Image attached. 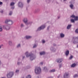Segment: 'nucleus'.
Masks as SVG:
<instances>
[{
    "instance_id": "nucleus-2",
    "label": "nucleus",
    "mask_w": 78,
    "mask_h": 78,
    "mask_svg": "<svg viewBox=\"0 0 78 78\" xmlns=\"http://www.w3.org/2000/svg\"><path fill=\"white\" fill-rule=\"evenodd\" d=\"M35 72L36 74L41 73V68L39 67H36L35 69Z\"/></svg>"
},
{
    "instance_id": "nucleus-17",
    "label": "nucleus",
    "mask_w": 78,
    "mask_h": 78,
    "mask_svg": "<svg viewBox=\"0 0 78 78\" xmlns=\"http://www.w3.org/2000/svg\"><path fill=\"white\" fill-rule=\"evenodd\" d=\"M9 44L10 46H12V41H9Z\"/></svg>"
},
{
    "instance_id": "nucleus-54",
    "label": "nucleus",
    "mask_w": 78,
    "mask_h": 78,
    "mask_svg": "<svg viewBox=\"0 0 78 78\" xmlns=\"http://www.w3.org/2000/svg\"><path fill=\"white\" fill-rule=\"evenodd\" d=\"M60 76V75H59V76H58L57 78H59Z\"/></svg>"
},
{
    "instance_id": "nucleus-37",
    "label": "nucleus",
    "mask_w": 78,
    "mask_h": 78,
    "mask_svg": "<svg viewBox=\"0 0 78 78\" xmlns=\"http://www.w3.org/2000/svg\"><path fill=\"white\" fill-rule=\"evenodd\" d=\"M38 11V9H37L35 10V11L34 12V13H37V11Z\"/></svg>"
},
{
    "instance_id": "nucleus-42",
    "label": "nucleus",
    "mask_w": 78,
    "mask_h": 78,
    "mask_svg": "<svg viewBox=\"0 0 78 78\" xmlns=\"http://www.w3.org/2000/svg\"><path fill=\"white\" fill-rule=\"evenodd\" d=\"M51 72H55V69H52L51 71Z\"/></svg>"
},
{
    "instance_id": "nucleus-24",
    "label": "nucleus",
    "mask_w": 78,
    "mask_h": 78,
    "mask_svg": "<svg viewBox=\"0 0 78 78\" xmlns=\"http://www.w3.org/2000/svg\"><path fill=\"white\" fill-rule=\"evenodd\" d=\"M0 13H1V14H3V12H4V9H0Z\"/></svg>"
},
{
    "instance_id": "nucleus-33",
    "label": "nucleus",
    "mask_w": 78,
    "mask_h": 78,
    "mask_svg": "<svg viewBox=\"0 0 78 78\" xmlns=\"http://www.w3.org/2000/svg\"><path fill=\"white\" fill-rule=\"evenodd\" d=\"M31 2V0H27V3L28 4H29Z\"/></svg>"
},
{
    "instance_id": "nucleus-40",
    "label": "nucleus",
    "mask_w": 78,
    "mask_h": 78,
    "mask_svg": "<svg viewBox=\"0 0 78 78\" xmlns=\"http://www.w3.org/2000/svg\"><path fill=\"white\" fill-rule=\"evenodd\" d=\"M73 58V56L71 55L69 58V59H72Z\"/></svg>"
},
{
    "instance_id": "nucleus-19",
    "label": "nucleus",
    "mask_w": 78,
    "mask_h": 78,
    "mask_svg": "<svg viewBox=\"0 0 78 78\" xmlns=\"http://www.w3.org/2000/svg\"><path fill=\"white\" fill-rule=\"evenodd\" d=\"M69 54V51H66V53H65V55L66 56H68Z\"/></svg>"
},
{
    "instance_id": "nucleus-36",
    "label": "nucleus",
    "mask_w": 78,
    "mask_h": 78,
    "mask_svg": "<svg viewBox=\"0 0 78 78\" xmlns=\"http://www.w3.org/2000/svg\"><path fill=\"white\" fill-rule=\"evenodd\" d=\"M42 44H45V41L44 40H42Z\"/></svg>"
},
{
    "instance_id": "nucleus-57",
    "label": "nucleus",
    "mask_w": 78,
    "mask_h": 78,
    "mask_svg": "<svg viewBox=\"0 0 78 78\" xmlns=\"http://www.w3.org/2000/svg\"><path fill=\"white\" fill-rule=\"evenodd\" d=\"M77 48H78V44L77 45Z\"/></svg>"
},
{
    "instance_id": "nucleus-9",
    "label": "nucleus",
    "mask_w": 78,
    "mask_h": 78,
    "mask_svg": "<svg viewBox=\"0 0 78 78\" xmlns=\"http://www.w3.org/2000/svg\"><path fill=\"white\" fill-rule=\"evenodd\" d=\"M18 5L19 7H20V8L23 7V4L21 2H18Z\"/></svg>"
},
{
    "instance_id": "nucleus-27",
    "label": "nucleus",
    "mask_w": 78,
    "mask_h": 78,
    "mask_svg": "<svg viewBox=\"0 0 78 78\" xmlns=\"http://www.w3.org/2000/svg\"><path fill=\"white\" fill-rule=\"evenodd\" d=\"M9 21V20H6L5 21V23H8V22Z\"/></svg>"
},
{
    "instance_id": "nucleus-8",
    "label": "nucleus",
    "mask_w": 78,
    "mask_h": 78,
    "mask_svg": "<svg viewBox=\"0 0 78 78\" xmlns=\"http://www.w3.org/2000/svg\"><path fill=\"white\" fill-rule=\"evenodd\" d=\"M23 21L27 25V23H28V19L27 18H25L23 19Z\"/></svg>"
},
{
    "instance_id": "nucleus-14",
    "label": "nucleus",
    "mask_w": 78,
    "mask_h": 78,
    "mask_svg": "<svg viewBox=\"0 0 78 78\" xmlns=\"http://www.w3.org/2000/svg\"><path fill=\"white\" fill-rule=\"evenodd\" d=\"M20 47H21V44L20 43L16 45V48H20Z\"/></svg>"
},
{
    "instance_id": "nucleus-18",
    "label": "nucleus",
    "mask_w": 78,
    "mask_h": 78,
    "mask_svg": "<svg viewBox=\"0 0 78 78\" xmlns=\"http://www.w3.org/2000/svg\"><path fill=\"white\" fill-rule=\"evenodd\" d=\"M32 23H33V22H32V21L27 22V23L26 25H31V24H32Z\"/></svg>"
},
{
    "instance_id": "nucleus-10",
    "label": "nucleus",
    "mask_w": 78,
    "mask_h": 78,
    "mask_svg": "<svg viewBox=\"0 0 78 78\" xmlns=\"http://www.w3.org/2000/svg\"><path fill=\"white\" fill-rule=\"evenodd\" d=\"M69 76V73H65L64 75V78H68Z\"/></svg>"
},
{
    "instance_id": "nucleus-15",
    "label": "nucleus",
    "mask_w": 78,
    "mask_h": 78,
    "mask_svg": "<svg viewBox=\"0 0 78 78\" xmlns=\"http://www.w3.org/2000/svg\"><path fill=\"white\" fill-rule=\"evenodd\" d=\"M73 6H74V5L72 4H71L69 5V7L71 9H74V8H73Z\"/></svg>"
},
{
    "instance_id": "nucleus-56",
    "label": "nucleus",
    "mask_w": 78,
    "mask_h": 78,
    "mask_svg": "<svg viewBox=\"0 0 78 78\" xmlns=\"http://www.w3.org/2000/svg\"><path fill=\"white\" fill-rule=\"evenodd\" d=\"M67 0H63V1H67Z\"/></svg>"
},
{
    "instance_id": "nucleus-1",
    "label": "nucleus",
    "mask_w": 78,
    "mask_h": 78,
    "mask_svg": "<svg viewBox=\"0 0 78 78\" xmlns=\"http://www.w3.org/2000/svg\"><path fill=\"white\" fill-rule=\"evenodd\" d=\"M26 55L27 58H29L30 56V59L31 61L34 59L36 58V56L33 54V53H30L28 51H27L25 53Z\"/></svg>"
},
{
    "instance_id": "nucleus-23",
    "label": "nucleus",
    "mask_w": 78,
    "mask_h": 78,
    "mask_svg": "<svg viewBox=\"0 0 78 78\" xmlns=\"http://www.w3.org/2000/svg\"><path fill=\"white\" fill-rule=\"evenodd\" d=\"M14 5H15V3L13 2H11L10 3L11 6H14Z\"/></svg>"
},
{
    "instance_id": "nucleus-29",
    "label": "nucleus",
    "mask_w": 78,
    "mask_h": 78,
    "mask_svg": "<svg viewBox=\"0 0 78 78\" xmlns=\"http://www.w3.org/2000/svg\"><path fill=\"white\" fill-rule=\"evenodd\" d=\"M74 78H77V77H78V75L77 74H75L74 76Z\"/></svg>"
},
{
    "instance_id": "nucleus-28",
    "label": "nucleus",
    "mask_w": 78,
    "mask_h": 78,
    "mask_svg": "<svg viewBox=\"0 0 78 78\" xmlns=\"http://www.w3.org/2000/svg\"><path fill=\"white\" fill-rule=\"evenodd\" d=\"M75 20L73 19H71V22L72 23H75Z\"/></svg>"
},
{
    "instance_id": "nucleus-4",
    "label": "nucleus",
    "mask_w": 78,
    "mask_h": 78,
    "mask_svg": "<svg viewBox=\"0 0 78 78\" xmlns=\"http://www.w3.org/2000/svg\"><path fill=\"white\" fill-rule=\"evenodd\" d=\"M72 41H73V43L74 44H77L78 43V37H73Z\"/></svg>"
},
{
    "instance_id": "nucleus-5",
    "label": "nucleus",
    "mask_w": 78,
    "mask_h": 78,
    "mask_svg": "<svg viewBox=\"0 0 78 78\" xmlns=\"http://www.w3.org/2000/svg\"><path fill=\"white\" fill-rule=\"evenodd\" d=\"M14 73L13 72H10L8 74H7V77L8 78H11L14 76Z\"/></svg>"
},
{
    "instance_id": "nucleus-41",
    "label": "nucleus",
    "mask_w": 78,
    "mask_h": 78,
    "mask_svg": "<svg viewBox=\"0 0 78 78\" xmlns=\"http://www.w3.org/2000/svg\"><path fill=\"white\" fill-rule=\"evenodd\" d=\"M21 63V62H19V60H18V62H17V64L18 65H19Z\"/></svg>"
},
{
    "instance_id": "nucleus-52",
    "label": "nucleus",
    "mask_w": 78,
    "mask_h": 78,
    "mask_svg": "<svg viewBox=\"0 0 78 78\" xmlns=\"http://www.w3.org/2000/svg\"><path fill=\"white\" fill-rule=\"evenodd\" d=\"M56 44H53V46H56Z\"/></svg>"
},
{
    "instance_id": "nucleus-38",
    "label": "nucleus",
    "mask_w": 78,
    "mask_h": 78,
    "mask_svg": "<svg viewBox=\"0 0 78 78\" xmlns=\"http://www.w3.org/2000/svg\"><path fill=\"white\" fill-rule=\"evenodd\" d=\"M20 27L21 28H23V27H24V25L23 24H21Z\"/></svg>"
},
{
    "instance_id": "nucleus-39",
    "label": "nucleus",
    "mask_w": 78,
    "mask_h": 78,
    "mask_svg": "<svg viewBox=\"0 0 78 78\" xmlns=\"http://www.w3.org/2000/svg\"><path fill=\"white\" fill-rule=\"evenodd\" d=\"M75 32L76 33H77V34H78V28L76 30Z\"/></svg>"
},
{
    "instance_id": "nucleus-25",
    "label": "nucleus",
    "mask_w": 78,
    "mask_h": 78,
    "mask_svg": "<svg viewBox=\"0 0 78 78\" xmlns=\"http://www.w3.org/2000/svg\"><path fill=\"white\" fill-rule=\"evenodd\" d=\"M44 71H45V72H47L48 71V69H47V67H44Z\"/></svg>"
},
{
    "instance_id": "nucleus-50",
    "label": "nucleus",
    "mask_w": 78,
    "mask_h": 78,
    "mask_svg": "<svg viewBox=\"0 0 78 78\" xmlns=\"http://www.w3.org/2000/svg\"><path fill=\"white\" fill-rule=\"evenodd\" d=\"M25 56H23V58H22L23 59H25Z\"/></svg>"
},
{
    "instance_id": "nucleus-43",
    "label": "nucleus",
    "mask_w": 78,
    "mask_h": 78,
    "mask_svg": "<svg viewBox=\"0 0 78 78\" xmlns=\"http://www.w3.org/2000/svg\"><path fill=\"white\" fill-rule=\"evenodd\" d=\"M62 64H60L59 65V67L60 69V68H61V67H62Z\"/></svg>"
},
{
    "instance_id": "nucleus-16",
    "label": "nucleus",
    "mask_w": 78,
    "mask_h": 78,
    "mask_svg": "<svg viewBox=\"0 0 78 78\" xmlns=\"http://www.w3.org/2000/svg\"><path fill=\"white\" fill-rule=\"evenodd\" d=\"M8 25H12V21L9 20V21L8 22Z\"/></svg>"
},
{
    "instance_id": "nucleus-34",
    "label": "nucleus",
    "mask_w": 78,
    "mask_h": 78,
    "mask_svg": "<svg viewBox=\"0 0 78 78\" xmlns=\"http://www.w3.org/2000/svg\"><path fill=\"white\" fill-rule=\"evenodd\" d=\"M3 31V28H2V27L0 26V32L2 31Z\"/></svg>"
},
{
    "instance_id": "nucleus-35",
    "label": "nucleus",
    "mask_w": 78,
    "mask_h": 78,
    "mask_svg": "<svg viewBox=\"0 0 78 78\" xmlns=\"http://www.w3.org/2000/svg\"><path fill=\"white\" fill-rule=\"evenodd\" d=\"M12 14V12L11 11L9 13V15H10V16H11Z\"/></svg>"
},
{
    "instance_id": "nucleus-31",
    "label": "nucleus",
    "mask_w": 78,
    "mask_h": 78,
    "mask_svg": "<svg viewBox=\"0 0 78 78\" xmlns=\"http://www.w3.org/2000/svg\"><path fill=\"white\" fill-rule=\"evenodd\" d=\"M15 72L16 73H18L19 72V70L16 69L15 71Z\"/></svg>"
},
{
    "instance_id": "nucleus-45",
    "label": "nucleus",
    "mask_w": 78,
    "mask_h": 78,
    "mask_svg": "<svg viewBox=\"0 0 78 78\" xmlns=\"http://www.w3.org/2000/svg\"><path fill=\"white\" fill-rule=\"evenodd\" d=\"M50 26H49L47 27V30H49V29H50Z\"/></svg>"
},
{
    "instance_id": "nucleus-26",
    "label": "nucleus",
    "mask_w": 78,
    "mask_h": 78,
    "mask_svg": "<svg viewBox=\"0 0 78 78\" xmlns=\"http://www.w3.org/2000/svg\"><path fill=\"white\" fill-rule=\"evenodd\" d=\"M74 20L76 21H78V16H76L74 18Z\"/></svg>"
},
{
    "instance_id": "nucleus-53",
    "label": "nucleus",
    "mask_w": 78,
    "mask_h": 78,
    "mask_svg": "<svg viewBox=\"0 0 78 78\" xmlns=\"http://www.w3.org/2000/svg\"><path fill=\"white\" fill-rule=\"evenodd\" d=\"M59 18H60V16H58V19H59Z\"/></svg>"
},
{
    "instance_id": "nucleus-47",
    "label": "nucleus",
    "mask_w": 78,
    "mask_h": 78,
    "mask_svg": "<svg viewBox=\"0 0 78 78\" xmlns=\"http://www.w3.org/2000/svg\"><path fill=\"white\" fill-rule=\"evenodd\" d=\"M3 5V2H0V5Z\"/></svg>"
},
{
    "instance_id": "nucleus-3",
    "label": "nucleus",
    "mask_w": 78,
    "mask_h": 78,
    "mask_svg": "<svg viewBox=\"0 0 78 78\" xmlns=\"http://www.w3.org/2000/svg\"><path fill=\"white\" fill-rule=\"evenodd\" d=\"M45 24L42 25L38 27L36 30V31H41V30H44L45 28Z\"/></svg>"
},
{
    "instance_id": "nucleus-49",
    "label": "nucleus",
    "mask_w": 78,
    "mask_h": 78,
    "mask_svg": "<svg viewBox=\"0 0 78 78\" xmlns=\"http://www.w3.org/2000/svg\"><path fill=\"white\" fill-rule=\"evenodd\" d=\"M40 65H41V66L43 65V62H42L40 63Z\"/></svg>"
},
{
    "instance_id": "nucleus-51",
    "label": "nucleus",
    "mask_w": 78,
    "mask_h": 78,
    "mask_svg": "<svg viewBox=\"0 0 78 78\" xmlns=\"http://www.w3.org/2000/svg\"><path fill=\"white\" fill-rule=\"evenodd\" d=\"M48 78H53V76H50L48 77Z\"/></svg>"
},
{
    "instance_id": "nucleus-32",
    "label": "nucleus",
    "mask_w": 78,
    "mask_h": 78,
    "mask_svg": "<svg viewBox=\"0 0 78 78\" xmlns=\"http://www.w3.org/2000/svg\"><path fill=\"white\" fill-rule=\"evenodd\" d=\"M31 78V76L30 75H28L26 77V78Z\"/></svg>"
},
{
    "instance_id": "nucleus-7",
    "label": "nucleus",
    "mask_w": 78,
    "mask_h": 78,
    "mask_svg": "<svg viewBox=\"0 0 78 78\" xmlns=\"http://www.w3.org/2000/svg\"><path fill=\"white\" fill-rule=\"evenodd\" d=\"M63 61V59L62 58H58L56 60V62H58V63H60L62 62V61Z\"/></svg>"
},
{
    "instance_id": "nucleus-46",
    "label": "nucleus",
    "mask_w": 78,
    "mask_h": 78,
    "mask_svg": "<svg viewBox=\"0 0 78 78\" xmlns=\"http://www.w3.org/2000/svg\"><path fill=\"white\" fill-rule=\"evenodd\" d=\"M3 46V44H1V45H0V49Z\"/></svg>"
},
{
    "instance_id": "nucleus-55",
    "label": "nucleus",
    "mask_w": 78,
    "mask_h": 78,
    "mask_svg": "<svg viewBox=\"0 0 78 78\" xmlns=\"http://www.w3.org/2000/svg\"><path fill=\"white\" fill-rule=\"evenodd\" d=\"M1 65V61L0 60V66Z\"/></svg>"
},
{
    "instance_id": "nucleus-21",
    "label": "nucleus",
    "mask_w": 78,
    "mask_h": 78,
    "mask_svg": "<svg viewBox=\"0 0 78 78\" xmlns=\"http://www.w3.org/2000/svg\"><path fill=\"white\" fill-rule=\"evenodd\" d=\"M65 35L64 34H63V33H61L60 34V37L62 38L64 37Z\"/></svg>"
},
{
    "instance_id": "nucleus-30",
    "label": "nucleus",
    "mask_w": 78,
    "mask_h": 78,
    "mask_svg": "<svg viewBox=\"0 0 78 78\" xmlns=\"http://www.w3.org/2000/svg\"><path fill=\"white\" fill-rule=\"evenodd\" d=\"M75 15H72L70 17H72V18H74L75 17Z\"/></svg>"
},
{
    "instance_id": "nucleus-44",
    "label": "nucleus",
    "mask_w": 78,
    "mask_h": 78,
    "mask_svg": "<svg viewBox=\"0 0 78 78\" xmlns=\"http://www.w3.org/2000/svg\"><path fill=\"white\" fill-rule=\"evenodd\" d=\"M36 47H37V45H36V44H35L33 46V48H36Z\"/></svg>"
},
{
    "instance_id": "nucleus-11",
    "label": "nucleus",
    "mask_w": 78,
    "mask_h": 78,
    "mask_svg": "<svg viewBox=\"0 0 78 78\" xmlns=\"http://www.w3.org/2000/svg\"><path fill=\"white\" fill-rule=\"evenodd\" d=\"M50 49L51 50V51H53V52H55V51H56V49L54 48V47H51Z\"/></svg>"
},
{
    "instance_id": "nucleus-13",
    "label": "nucleus",
    "mask_w": 78,
    "mask_h": 78,
    "mask_svg": "<svg viewBox=\"0 0 78 78\" xmlns=\"http://www.w3.org/2000/svg\"><path fill=\"white\" fill-rule=\"evenodd\" d=\"M26 38L27 39H31V38H32V36H26Z\"/></svg>"
},
{
    "instance_id": "nucleus-20",
    "label": "nucleus",
    "mask_w": 78,
    "mask_h": 78,
    "mask_svg": "<svg viewBox=\"0 0 78 78\" xmlns=\"http://www.w3.org/2000/svg\"><path fill=\"white\" fill-rule=\"evenodd\" d=\"M40 55H45V52L44 51L41 52L40 53Z\"/></svg>"
},
{
    "instance_id": "nucleus-12",
    "label": "nucleus",
    "mask_w": 78,
    "mask_h": 78,
    "mask_svg": "<svg viewBox=\"0 0 78 78\" xmlns=\"http://www.w3.org/2000/svg\"><path fill=\"white\" fill-rule=\"evenodd\" d=\"M72 24L68 25L67 27V30H69V29H70V28L72 27Z\"/></svg>"
},
{
    "instance_id": "nucleus-22",
    "label": "nucleus",
    "mask_w": 78,
    "mask_h": 78,
    "mask_svg": "<svg viewBox=\"0 0 78 78\" xmlns=\"http://www.w3.org/2000/svg\"><path fill=\"white\" fill-rule=\"evenodd\" d=\"M76 66V63H74L71 65V67H75Z\"/></svg>"
},
{
    "instance_id": "nucleus-58",
    "label": "nucleus",
    "mask_w": 78,
    "mask_h": 78,
    "mask_svg": "<svg viewBox=\"0 0 78 78\" xmlns=\"http://www.w3.org/2000/svg\"><path fill=\"white\" fill-rule=\"evenodd\" d=\"M27 67H26V68H27Z\"/></svg>"
},
{
    "instance_id": "nucleus-48",
    "label": "nucleus",
    "mask_w": 78,
    "mask_h": 78,
    "mask_svg": "<svg viewBox=\"0 0 78 78\" xmlns=\"http://www.w3.org/2000/svg\"><path fill=\"white\" fill-rule=\"evenodd\" d=\"M11 9H14V6H13L11 8Z\"/></svg>"
},
{
    "instance_id": "nucleus-6",
    "label": "nucleus",
    "mask_w": 78,
    "mask_h": 78,
    "mask_svg": "<svg viewBox=\"0 0 78 78\" xmlns=\"http://www.w3.org/2000/svg\"><path fill=\"white\" fill-rule=\"evenodd\" d=\"M3 28L6 30H9L10 29V27L7 25L3 26Z\"/></svg>"
}]
</instances>
